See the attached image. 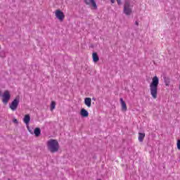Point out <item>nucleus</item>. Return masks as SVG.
<instances>
[{"instance_id": "nucleus-1", "label": "nucleus", "mask_w": 180, "mask_h": 180, "mask_svg": "<svg viewBox=\"0 0 180 180\" xmlns=\"http://www.w3.org/2000/svg\"><path fill=\"white\" fill-rule=\"evenodd\" d=\"M158 84H160V79H158V77H153L152 82L149 85L150 95L153 99H157L158 94Z\"/></svg>"}, {"instance_id": "nucleus-2", "label": "nucleus", "mask_w": 180, "mask_h": 180, "mask_svg": "<svg viewBox=\"0 0 180 180\" xmlns=\"http://www.w3.org/2000/svg\"><path fill=\"white\" fill-rule=\"evenodd\" d=\"M46 147L50 153L54 154V153H58V150H60V143L56 139H49L46 142Z\"/></svg>"}, {"instance_id": "nucleus-3", "label": "nucleus", "mask_w": 180, "mask_h": 180, "mask_svg": "<svg viewBox=\"0 0 180 180\" xmlns=\"http://www.w3.org/2000/svg\"><path fill=\"white\" fill-rule=\"evenodd\" d=\"M133 12V6L130 5V1H126L124 5V13L129 16L131 15Z\"/></svg>"}, {"instance_id": "nucleus-4", "label": "nucleus", "mask_w": 180, "mask_h": 180, "mask_svg": "<svg viewBox=\"0 0 180 180\" xmlns=\"http://www.w3.org/2000/svg\"><path fill=\"white\" fill-rule=\"evenodd\" d=\"M19 102H20V97L19 96H17L9 105L10 109L13 111L16 110V109H18V106H19Z\"/></svg>"}, {"instance_id": "nucleus-5", "label": "nucleus", "mask_w": 180, "mask_h": 180, "mask_svg": "<svg viewBox=\"0 0 180 180\" xmlns=\"http://www.w3.org/2000/svg\"><path fill=\"white\" fill-rule=\"evenodd\" d=\"M1 101L4 105H8V102L11 101V92H9V91H4V94L1 95Z\"/></svg>"}, {"instance_id": "nucleus-6", "label": "nucleus", "mask_w": 180, "mask_h": 180, "mask_svg": "<svg viewBox=\"0 0 180 180\" xmlns=\"http://www.w3.org/2000/svg\"><path fill=\"white\" fill-rule=\"evenodd\" d=\"M55 16L58 19V20H60V22H63L65 18L64 13L60 10H56L55 11Z\"/></svg>"}, {"instance_id": "nucleus-7", "label": "nucleus", "mask_w": 180, "mask_h": 180, "mask_svg": "<svg viewBox=\"0 0 180 180\" xmlns=\"http://www.w3.org/2000/svg\"><path fill=\"white\" fill-rule=\"evenodd\" d=\"M120 101L121 103V109L122 112H127V105L126 104V102L123 100V98H120Z\"/></svg>"}, {"instance_id": "nucleus-8", "label": "nucleus", "mask_w": 180, "mask_h": 180, "mask_svg": "<svg viewBox=\"0 0 180 180\" xmlns=\"http://www.w3.org/2000/svg\"><path fill=\"white\" fill-rule=\"evenodd\" d=\"M85 4L86 5H91L93 6L94 9H98V6H96V3L95 0H84Z\"/></svg>"}, {"instance_id": "nucleus-9", "label": "nucleus", "mask_w": 180, "mask_h": 180, "mask_svg": "<svg viewBox=\"0 0 180 180\" xmlns=\"http://www.w3.org/2000/svg\"><path fill=\"white\" fill-rule=\"evenodd\" d=\"M84 105L87 106V108H91L92 106V99L89 97H86L84 98Z\"/></svg>"}, {"instance_id": "nucleus-10", "label": "nucleus", "mask_w": 180, "mask_h": 180, "mask_svg": "<svg viewBox=\"0 0 180 180\" xmlns=\"http://www.w3.org/2000/svg\"><path fill=\"white\" fill-rule=\"evenodd\" d=\"M80 115L82 117H88V116H89V112H88L85 108H82L80 110Z\"/></svg>"}, {"instance_id": "nucleus-11", "label": "nucleus", "mask_w": 180, "mask_h": 180, "mask_svg": "<svg viewBox=\"0 0 180 180\" xmlns=\"http://www.w3.org/2000/svg\"><path fill=\"white\" fill-rule=\"evenodd\" d=\"M23 122L27 126H28L29 123H30V115H25L23 118Z\"/></svg>"}, {"instance_id": "nucleus-12", "label": "nucleus", "mask_w": 180, "mask_h": 180, "mask_svg": "<svg viewBox=\"0 0 180 180\" xmlns=\"http://www.w3.org/2000/svg\"><path fill=\"white\" fill-rule=\"evenodd\" d=\"M144 137H146V134L139 132L138 140L140 143H143L144 141Z\"/></svg>"}, {"instance_id": "nucleus-13", "label": "nucleus", "mask_w": 180, "mask_h": 180, "mask_svg": "<svg viewBox=\"0 0 180 180\" xmlns=\"http://www.w3.org/2000/svg\"><path fill=\"white\" fill-rule=\"evenodd\" d=\"M92 58L94 63H98V61H99V56H98V53L96 52L92 53Z\"/></svg>"}, {"instance_id": "nucleus-14", "label": "nucleus", "mask_w": 180, "mask_h": 180, "mask_svg": "<svg viewBox=\"0 0 180 180\" xmlns=\"http://www.w3.org/2000/svg\"><path fill=\"white\" fill-rule=\"evenodd\" d=\"M34 133L37 137H39L41 133V131L40 130V128H35Z\"/></svg>"}, {"instance_id": "nucleus-15", "label": "nucleus", "mask_w": 180, "mask_h": 180, "mask_svg": "<svg viewBox=\"0 0 180 180\" xmlns=\"http://www.w3.org/2000/svg\"><path fill=\"white\" fill-rule=\"evenodd\" d=\"M56 109V101H51L50 110L53 112Z\"/></svg>"}, {"instance_id": "nucleus-16", "label": "nucleus", "mask_w": 180, "mask_h": 180, "mask_svg": "<svg viewBox=\"0 0 180 180\" xmlns=\"http://www.w3.org/2000/svg\"><path fill=\"white\" fill-rule=\"evenodd\" d=\"M176 147H177V149L180 150V139L177 140Z\"/></svg>"}, {"instance_id": "nucleus-17", "label": "nucleus", "mask_w": 180, "mask_h": 180, "mask_svg": "<svg viewBox=\"0 0 180 180\" xmlns=\"http://www.w3.org/2000/svg\"><path fill=\"white\" fill-rule=\"evenodd\" d=\"M117 2L118 5H122V1L121 0H117Z\"/></svg>"}, {"instance_id": "nucleus-18", "label": "nucleus", "mask_w": 180, "mask_h": 180, "mask_svg": "<svg viewBox=\"0 0 180 180\" xmlns=\"http://www.w3.org/2000/svg\"><path fill=\"white\" fill-rule=\"evenodd\" d=\"M135 25H136V26H139V21H136V22H135Z\"/></svg>"}, {"instance_id": "nucleus-19", "label": "nucleus", "mask_w": 180, "mask_h": 180, "mask_svg": "<svg viewBox=\"0 0 180 180\" xmlns=\"http://www.w3.org/2000/svg\"><path fill=\"white\" fill-rule=\"evenodd\" d=\"M13 122H14V123H18V120L15 119L13 120Z\"/></svg>"}, {"instance_id": "nucleus-20", "label": "nucleus", "mask_w": 180, "mask_h": 180, "mask_svg": "<svg viewBox=\"0 0 180 180\" xmlns=\"http://www.w3.org/2000/svg\"><path fill=\"white\" fill-rule=\"evenodd\" d=\"M111 4H115V0H110Z\"/></svg>"}, {"instance_id": "nucleus-21", "label": "nucleus", "mask_w": 180, "mask_h": 180, "mask_svg": "<svg viewBox=\"0 0 180 180\" xmlns=\"http://www.w3.org/2000/svg\"><path fill=\"white\" fill-rule=\"evenodd\" d=\"M27 129H28L29 131L31 133V134H33V132H32V131H30V129H29V127H27Z\"/></svg>"}]
</instances>
